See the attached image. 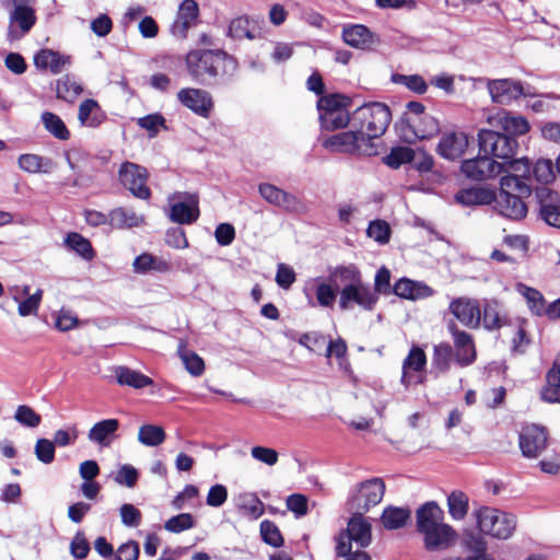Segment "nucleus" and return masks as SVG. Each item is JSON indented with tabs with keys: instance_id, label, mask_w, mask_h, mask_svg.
<instances>
[{
	"instance_id": "f257e3e1",
	"label": "nucleus",
	"mask_w": 560,
	"mask_h": 560,
	"mask_svg": "<svg viewBox=\"0 0 560 560\" xmlns=\"http://www.w3.org/2000/svg\"><path fill=\"white\" fill-rule=\"evenodd\" d=\"M416 525L429 551L445 550L457 539L456 530L444 522V512L435 502H427L417 510Z\"/></svg>"
},
{
	"instance_id": "f03ea898",
	"label": "nucleus",
	"mask_w": 560,
	"mask_h": 560,
	"mask_svg": "<svg viewBox=\"0 0 560 560\" xmlns=\"http://www.w3.org/2000/svg\"><path fill=\"white\" fill-rule=\"evenodd\" d=\"M390 118V110L383 103L365 104L354 113V120L360 121V131H364V136L369 137L370 143H373V139L378 138L386 131Z\"/></svg>"
},
{
	"instance_id": "7ed1b4c3",
	"label": "nucleus",
	"mask_w": 560,
	"mask_h": 560,
	"mask_svg": "<svg viewBox=\"0 0 560 560\" xmlns=\"http://www.w3.org/2000/svg\"><path fill=\"white\" fill-rule=\"evenodd\" d=\"M503 165L500 188L503 191L516 190L521 195H530L532 165L527 158L500 162Z\"/></svg>"
},
{
	"instance_id": "20e7f679",
	"label": "nucleus",
	"mask_w": 560,
	"mask_h": 560,
	"mask_svg": "<svg viewBox=\"0 0 560 560\" xmlns=\"http://www.w3.org/2000/svg\"><path fill=\"white\" fill-rule=\"evenodd\" d=\"M477 523L483 534L503 540L509 539L516 527L514 515L487 506L477 512Z\"/></svg>"
},
{
	"instance_id": "39448f33",
	"label": "nucleus",
	"mask_w": 560,
	"mask_h": 560,
	"mask_svg": "<svg viewBox=\"0 0 560 560\" xmlns=\"http://www.w3.org/2000/svg\"><path fill=\"white\" fill-rule=\"evenodd\" d=\"M350 100L340 94H330L318 100L317 107L322 127L327 130L343 128L349 124Z\"/></svg>"
},
{
	"instance_id": "423d86ee",
	"label": "nucleus",
	"mask_w": 560,
	"mask_h": 560,
	"mask_svg": "<svg viewBox=\"0 0 560 560\" xmlns=\"http://www.w3.org/2000/svg\"><path fill=\"white\" fill-rule=\"evenodd\" d=\"M385 483L381 478H371L359 482L350 491L347 506L350 512H368L383 500Z\"/></svg>"
},
{
	"instance_id": "0eeeda50",
	"label": "nucleus",
	"mask_w": 560,
	"mask_h": 560,
	"mask_svg": "<svg viewBox=\"0 0 560 560\" xmlns=\"http://www.w3.org/2000/svg\"><path fill=\"white\" fill-rule=\"evenodd\" d=\"M363 514L361 512H352L346 534L340 535L337 540L336 552L339 557H347L351 550V541H354L360 547L370 545L372 540L371 524Z\"/></svg>"
},
{
	"instance_id": "6e6552de",
	"label": "nucleus",
	"mask_w": 560,
	"mask_h": 560,
	"mask_svg": "<svg viewBox=\"0 0 560 560\" xmlns=\"http://www.w3.org/2000/svg\"><path fill=\"white\" fill-rule=\"evenodd\" d=\"M13 9L9 14L8 39L19 40L35 25L37 18L33 4L37 0H10Z\"/></svg>"
},
{
	"instance_id": "1a4fd4ad",
	"label": "nucleus",
	"mask_w": 560,
	"mask_h": 560,
	"mask_svg": "<svg viewBox=\"0 0 560 560\" xmlns=\"http://www.w3.org/2000/svg\"><path fill=\"white\" fill-rule=\"evenodd\" d=\"M479 148L485 154L506 162L512 159L517 149V141L499 131L482 129L478 133Z\"/></svg>"
},
{
	"instance_id": "9d476101",
	"label": "nucleus",
	"mask_w": 560,
	"mask_h": 560,
	"mask_svg": "<svg viewBox=\"0 0 560 560\" xmlns=\"http://www.w3.org/2000/svg\"><path fill=\"white\" fill-rule=\"evenodd\" d=\"M325 148L338 152L372 155L376 153L373 143H370L369 137L364 131H345L334 135L325 140Z\"/></svg>"
},
{
	"instance_id": "9b49d317",
	"label": "nucleus",
	"mask_w": 560,
	"mask_h": 560,
	"mask_svg": "<svg viewBox=\"0 0 560 560\" xmlns=\"http://www.w3.org/2000/svg\"><path fill=\"white\" fill-rule=\"evenodd\" d=\"M427 354L419 346H412L402 361L400 383L405 388L425 382Z\"/></svg>"
},
{
	"instance_id": "f8f14e48",
	"label": "nucleus",
	"mask_w": 560,
	"mask_h": 560,
	"mask_svg": "<svg viewBox=\"0 0 560 560\" xmlns=\"http://www.w3.org/2000/svg\"><path fill=\"white\" fill-rule=\"evenodd\" d=\"M377 294L362 281L348 283L340 291L339 306L341 310H349L354 304L363 310L371 311L377 302Z\"/></svg>"
},
{
	"instance_id": "ddd939ff",
	"label": "nucleus",
	"mask_w": 560,
	"mask_h": 560,
	"mask_svg": "<svg viewBox=\"0 0 560 560\" xmlns=\"http://www.w3.org/2000/svg\"><path fill=\"white\" fill-rule=\"evenodd\" d=\"M258 191L265 201L287 212L301 214L306 211V206L301 199L272 184H260Z\"/></svg>"
},
{
	"instance_id": "4468645a",
	"label": "nucleus",
	"mask_w": 560,
	"mask_h": 560,
	"mask_svg": "<svg viewBox=\"0 0 560 560\" xmlns=\"http://www.w3.org/2000/svg\"><path fill=\"white\" fill-rule=\"evenodd\" d=\"M119 180L135 197L148 199L151 195L147 186L148 172L144 167L131 163H124L118 172Z\"/></svg>"
},
{
	"instance_id": "2eb2a0df",
	"label": "nucleus",
	"mask_w": 560,
	"mask_h": 560,
	"mask_svg": "<svg viewBox=\"0 0 560 560\" xmlns=\"http://www.w3.org/2000/svg\"><path fill=\"white\" fill-rule=\"evenodd\" d=\"M486 83L491 101L499 105H509L523 95H527L522 83L512 79H481Z\"/></svg>"
},
{
	"instance_id": "dca6fc26",
	"label": "nucleus",
	"mask_w": 560,
	"mask_h": 560,
	"mask_svg": "<svg viewBox=\"0 0 560 560\" xmlns=\"http://www.w3.org/2000/svg\"><path fill=\"white\" fill-rule=\"evenodd\" d=\"M487 124L493 129L504 131L510 136H523L530 129L528 120L521 115H513L504 109H497L487 115Z\"/></svg>"
},
{
	"instance_id": "f3484780",
	"label": "nucleus",
	"mask_w": 560,
	"mask_h": 560,
	"mask_svg": "<svg viewBox=\"0 0 560 560\" xmlns=\"http://www.w3.org/2000/svg\"><path fill=\"white\" fill-rule=\"evenodd\" d=\"M218 61L219 56L211 50L190 51L186 57L189 73L200 82L206 75L215 77L218 74Z\"/></svg>"
},
{
	"instance_id": "a211bd4d",
	"label": "nucleus",
	"mask_w": 560,
	"mask_h": 560,
	"mask_svg": "<svg viewBox=\"0 0 560 560\" xmlns=\"http://www.w3.org/2000/svg\"><path fill=\"white\" fill-rule=\"evenodd\" d=\"M503 165L487 154L462 163V172L470 179L486 180L502 174Z\"/></svg>"
},
{
	"instance_id": "6ab92c4d",
	"label": "nucleus",
	"mask_w": 560,
	"mask_h": 560,
	"mask_svg": "<svg viewBox=\"0 0 560 560\" xmlns=\"http://www.w3.org/2000/svg\"><path fill=\"white\" fill-rule=\"evenodd\" d=\"M520 448L525 457H538L547 446V432L545 428L528 424L520 433Z\"/></svg>"
},
{
	"instance_id": "aec40b11",
	"label": "nucleus",
	"mask_w": 560,
	"mask_h": 560,
	"mask_svg": "<svg viewBox=\"0 0 560 560\" xmlns=\"http://www.w3.org/2000/svg\"><path fill=\"white\" fill-rule=\"evenodd\" d=\"M450 312L468 328H477L481 323V310L477 300L460 296L454 299L448 306Z\"/></svg>"
},
{
	"instance_id": "412c9836",
	"label": "nucleus",
	"mask_w": 560,
	"mask_h": 560,
	"mask_svg": "<svg viewBox=\"0 0 560 560\" xmlns=\"http://www.w3.org/2000/svg\"><path fill=\"white\" fill-rule=\"evenodd\" d=\"M469 145V137L464 131H448L442 135L436 152L446 160L460 159Z\"/></svg>"
},
{
	"instance_id": "4be33fe9",
	"label": "nucleus",
	"mask_w": 560,
	"mask_h": 560,
	"mask_svg": "<svg viewBox=\"0 0 560 560\" xmlns=\"http://www.w3.org/2000/svg\"><path fill=\"white\" fill-rule=\"evenodd\" d=\"M30 285H14L9 289L11 299L18 303V313L22 317L37 315L42 299L43 290L37 289L30 294Z\"/></svg>"
},
{
	"instance_id": "5701e85b",
	"label": "nucleus",
	"mask_w": 560,
	"mask_h": 560,
	"mask_svg": "<svg viewBox=\"0 0 560 560\" xmlns=\"http://www.w3.org/2000/svg\"><path fill=\"white\" fill-rule=\"evenodd\" d=\"M177 98L185 107L205 118L209 117L213 107L211 95L200 89H182L177 94Z\"/></svg>"
},
{
	"instance_id": "b1692460",
	"label": "nucleus",
	"mask_w": 560,
	"mask_h": 560,
	"mask_svg": "<svg viewBox=\"0 0 560 560\" xmlns=\"http://www.w3.org/2000/svg\"><path fill=\"white\" fill-rule=\"evenodd\" d=\"M199 7L195 0H184L178 8L175 21L171 26V33L178 39L187 36L189 28L197 24Z\"/></svg>"
},
{
	"instance_id": "393cba45",
	"label": "nucleus",
	"mask_w": 560,
	"mask_h": 560,
	"mask_svg": "<svg viewBox=\"0 0 560 560\" xmlns=\"http://www.w3.org/2000/svg\"><path fill=\"white\" fill-rule=\"evenodd\" d=\"M455 347V361L460 366H467L476 360V348L470 334L460 330L455 324L450 326Z\"/></svg>"
},
{
	"instance_id": "a878e982",
	"label": "nucleus",
	"mask_w": 560,
	"mask_h": 560,
	"mask_svg": "<svg viewBox=\"0 0 560 560\" xmlns=\"http://www.w3.org/2000/svg\"><path fill=\"white\" fill-rule=\"evenodd\" d=\"M528 195L517 194L516 190L503 191L499 197H495V209L504 217L520 220L525 218L527 213V207L523 201L524 197Z\"/></svg>"
},
{
	"instance_id": "bb28decb",
	"label": "nucleus",
	"mask_w": 560,
	"mask_h": 560,
	"mask_svg": "<svg viewBox=\"0 0 560 560\" xmlns=\"http://www.w3.org/2000/svg\"><path fill=\"white\" fill-rule=\"evenodd\" d=\"M119 421L117 419H104L94 423L88 432V439L98 447H109L117 438Z\"/></svg>"
},
{
	"instance_id": "cd10ccee",
	"label": "nucleus",
	"mask_w": 560,
	"mask_h": 560,
	"mask_svg": "<svg viewBox=\"0 0 560 560\" xmlns=\"http://www.w3.org/2000/svg\"><path fill=\"white\" fill-rule=\"evenodd\" d=\"M343 42L357 49H370L376 42L375 35L362 24L346 25L342 30Z\"/></svg>"
},
{
	"instance_id": "c85d7f7f",
	"label": "nucleus",
	"mask_w": 560,
	"mask_h": 560,
	"mask_svg": "<svg viewBox=\"0 0 560 560\" xmlns=\"http://www.w3.org/2000/svg\"><path fill=\"white\" fill-rule=\"evenodd\" d=\"M71 63L70 56L54 51L51 49H42L34 56V65L42 70H49L52 74H58Z\"/></svg>"
},
{
	"instance_id": "c756f323",
	"label": "nucleus",
	"mask_w": 560,
	"mask_h": 560,
	"mask_svg": "<svg viewBox=\"0 0 560 560\" xmlns=\"http://www.w3.org/2000/svg\"><path fill=\"white\" fill-rule=\"evenodd\" d=\"M199 217L198 199L194 195H186L183 201L172 205L170 218L180 224H190Z\"/></svg>"
},
{
	"instance_id": "7c9ffc66",
	"label": "nucleus",
	"mask_w": 560,
	"mask_h": 560,
	"mask_svg": "<svg viewBox=\"0 0 560 560\" xmlns=\"http://www.w3.org/2000/svg\"><path fill=\"white\" fill-rule=\"evenodd\" d=\"M481 322L486 329L494 330L506 325L508 317L503 305L497 300H487L482 305Z\"/></svg>"
},
{
	"instance_id": "2f4dec72",
	"label": "nucleus",
	"mask_w": 560,
	"mask_h": 560,
	"mask_svg": "<svg viewBox=\"0 0 560 560\" xmlns=\"http://www.w3.org/2000/svg\"><path fill=\"white\" fill-rule=\"evenodd\" d=\"M394 293L402 299L419 300L433 295V290L423 282L401 278L395 283Z\"/></svg>"
},
{
	"instance_id": "473e14b6",
	"label": "nucleus",
	"mask_w": 560,
	"mask_h": 560,
	"mask_svg": "<svg viewBox=\"0 0 560 560\" xmlns=\"http://www.w3.org/2000/svg\"><path fill=\"white\" fill-rule=\"evenodd\" d=\"M495 191L488 187H471L458 191L457 202L464 206L490 205L495 200Z\"/></svg>"
},
{
	"instance_id": "72a5a7b5",
	"label": "nucleus",
	"mask_w": 560,
	"mask_h": 560,
	"mask_svg": "<svg viewBox=\"0 0 560 560\" xmlns=\"http://www.w3.org/2000/svg\"><path fill=\"white\" fill-rule=\"evenodd\" d=\"M236 509L246 517L259 518L265 512L262 501L252 492H242L233 499Z\"/></svg>"
},
{
	"instance_id": "f704fd0d",
	"label": "nucleus",
	"mask_w": 560,
	"mask_h": 560,
	"mask_svg": "<svg viewBox=\"0 0 560 560\" xmlns=\"http://www.w3.org/2000/svg\"><path fill=\"white\" fill-rule=\"evenodd\" d=\"M115 376L119 385L135 389H141L153 384V380L151 377L124 365L115 369Z\"/></svg>"
},
{
	"instance_id": "c9c22d12",
	"label": "nucleus",
	"mask_w": 560,
	"mask_h": 560,
	"mask_svg": "<svg viewBox=\"0 0 560 560\" xmlns=\"http://www.w3.org/2000/svg\"><path fill=\"white\" fill-rule=\"evenodd\" d=\"M144 223V217L129 208H116L109 212V224L115 229H130Z\"/></svg>"
},
{
	"instance_id": "e433bc0d",
	"label": "nucleus",
	"mask_w": 560,
	"mask_h": 560,
	"mask_svg": "<svg viewBox=\"0 0 560 560\" xmlns=\"http://www.w3.org/2000/svg\"><path fill=\"white\" fill-rule=\"evenodd\" d=\"M18 164L21 170L32 174H49L56 168L51 159L37 154H22L19 156Z\"/></svg>"
},
{
	"instance_id": "4c0bfd02",
	"label": "nucleus",
	"mask_w": 560,
	"mask_h": 560,
	"mask_svg": "<svg viewBox=\"0 0 560 560\" xmlns=\"http://www.w3.org/2000/svg\"><path fill=\"white\" fill-rule=\"evenodd\" d=\"M453 358V349L450 343L441 342L435 345L432 354V373L436 376L446 373L450 370Z\"/></svg>"
},
{
	"instance_id": "58836bf2",
	"label": "nucleus",
	"mask_w": 560,
	"mask_h": 560,
	"mask_svg": "<svg viewBox=\"0 0 560 560\" xmlns=\"http://www.w3.org/2000/svg\"><path fill=\"white\" fill-rule=\"evenodd\" d=\"M410 510L408 508L387 506L384 509L381 522L388 530L404 527L410 520Z\"/></svg>"
},
{
	"instance_id": "ea45409f",
	"label": "nucleus",
	"mask_w": 560,
	"mask_h": 560,
	"mask_svg": "<svg viewBox=\"0 0 560 560\" xmlns=\"http://www.w3.org/2000/svg\"><path fill=\"white\" fill-rule=\"evenodd\" d=\"M78 119L82 126L95 128L102 122L101 108L96 101L85 100L79 106Z\"/></svg>"
},
{
	"instance_id": "a19ab883",
	"label": "nucleus",
	"mask_w": 560,
	"mask_h": 560,
	"mask_svg": "<svg viewBox=\"0 0 560 560\" xmlns=\"http://www.w3.org/2000/svg\"><path fill=\"white\" fill-rule=\"evenodd\" d=\"M516 291L524 296L528 308L534 315L544 316L546 313L545 299L538 290L529 288L523 283H518L516 285Z\"/></svg>"
},
{
	"instance_id": "79ce46f5",
	"label": "nucleus",
	"mask_w": 560,
	"mask_h": 560,
	"mask_svg": "<svg viewBox=\"0 0 560 560\" xmlns=\"http://www.w3.org/2000/svg\"><path fill=\"white\" fill-rule=\"evenodd\" d=\"M166 438L164 429L155 424H143L139 428L138 441L150 447L161 445Z\"/></svg>"
},
{
	"instance_id": "37998d69",
	"label": "nucleus",
	"mask_w": 560,
	"mask_h": 560,
	"mask_svg": "<svg viewBox=\"0 0 560 560\" xmlns=\"http://www.w3.org/2000/svg\"><path fill=\"white\" fill-rule=\"evenodd\" d=\"M42 122L45 129L59 140H68L70 132L62 119L54 113L45 112L42 114Z\"/></svg>"
},
{
	"instance_id": "c03bdc74",
	"label": "nucleus",
	"mask_w": 560,
	"mask_h": 560,
	"mask_svg": "<svg viewBox=\"0 0 560 560\" xmlns=\"http://www.w3.org/2000/svg\"><path fill=\"white\" fill-rule=\"evenodd\" d=\"M133 268L137 272H147L150 270L166 272L171 269L168 262L150 254L138 256L133 261Z\"/></svg>"
},
{
	"instance_id": "a18cd8bd",
	"label": "nucleus",
	"mask_w": 560,
	"mask_h": 560,
	"mask_svg": "<svg viewBox=\"0 0 560 560\" xmlns=\"http://www.w3.org/2000/svg\"><path fill=\"white\" fill-rule=\"evenodd\" d=\"M57 96L67 102H73L82 92L83 86L70 77H63L57 81Z\"/></svg>"
},
{
	"instance_id": "49530a36",
	"label": "nucleus",
	"mask_w": 560,
	"mask_h": 560,
	"mask_svg": "<svg viewBox=\"0 0 560 560\" xmlns=\"http://www.w3.org/2000/svg\"><path fill=\"white\" fill-rule=\"evenodd\" d=\"M178 354L185 364L186 370L192 376H200L205 371L203 360L194 351L188 350L184 345L178 347Z\"/></svg>"
},
{
	"instance_id": "de8ad7c7",
	"label": "nucleus",
	"mask_w": 560,
	"mask_h": 560,
	"mask_svg": "<svg viewBox=\"0 0 560 560\" xmlns=\"http://www.w3.org/2000/svg\"><path fill=\"white\" fill-rule=\"evenodd\" d=\"M447 506L454 520H463L468 512V497L462 491H453L447 498Z\"/></svg>"
},
{
	"instance_id": "09e8293b",
	"label": "nucleus",
	"mask_w": 560,
	"mask_h": 560,
	"mask_svg": "<svg viewBox=\"0 0 560 560\" xmlns=\"http://www.w3.org/2000/svg\"><path fill=\"white\" fill-rule=\"evenodd\" d=\"M408 122L413 125L415 136L419 139L430 138L439 131V121L433 116L428 114H423L419 118L418 124L410 119H408Z\"/></svg>"
},
{
	"instance_id": "8fccbe9b",
	"label": "nucleus",
	"mask_w": 560,
	"mask_h": 560,
	"mask_svg": "<svg viewBox=\"0 0 560 560\" xmlns=\"http://www.w3.org/2000/svg\"><path fill=\"white\" fill-rule=\"evenodd\" d=\"M415 159V151L408 147H396L384 158V162L392 168L411 162Z\"/></svg>"
},
{
	"instance_id": "3c124183",
	"label": "nucleus",
	"mask_w": 560,
	"mask_h": 560,
	"mask_svg": "<svg viewBox=\"0 0 560 560\" xmlns=\"http://www.w3.org/2000/svg\"><path fill=\"white\" fill-rule=\"evenodd\" d=\"M532 176L539 183L548 184L556 178V171L552 161L549 159H539L532 166Z\"/></svg>"
},
{
	"instance_id": "603ef678",
	"label": "nucleus",
	"mask_w": 560,
	"mask_h": 560,
	"mask_svg": "<svg viewBox=\"0 0 560 560\" xmlns=\"http://www.w3.org/2000/svg\"><path fill=\"white\" fill-rule=\"evenodd\" d=\"M392 81L396 84L405 85L410 91L417 94H423L428 90V84L424 79L419 74H393Z\"/></svg>"
},
{
	"instance_id": "864d4df0",
	"label": "nucleus",
	"mask_w": 560,
	"mask_h": 560,
	"mask_svg": "<svg viewBox=\"0 0 560 560\" xmlns=\"http://www.w3.org/2000/svg\"><path fill=\"white\" fill-rule=\"evenodd\" d=\"M66 244L84 259L90 260L94 256L89 240L78 233H70L66 238Z\"/></svg>"
},
{
	"instance_id": "5fc2aeb1",
	"label": "nucleus",
	"mask_w": 560,
	"mask_h": 560,
	"mask_svg": "<svg viewBox=\"0 0 560 560\" xmlns=\"http://www.w3.org/2000/svg\"><path fill=\"white\" fill-rule=\"evenodd\" d=\"M536 196L540 205V215L560 205V195L548 187L537 189Z\"/></svg>"
},
{
	"instance_id": "6e6d98bb",
	"label": "nucleus",
	"mask_w": 560,
	"mask_h": 560,
	"mask_svg": "<svg viewBox=\"0 0 560 560\" xmlns=\"http://www.w3.org/2000/svg\"><path fill=\"white\" fill-rule=\"evenodd\" d=\"M14 419L20 424L28 428H36L42 421L40 416L27 405L18 406Z\"/></svg>"
},
{
	"instance_id": "4d7b16f0",
	"label": "nucleus",
	"mask_w": 560,
	"mask_h": 560,
	"mask_svg": "<svg viewBox=\"0 0 560 560\" xmlns=\"http://www.w3.org/2000/svg\"><path fill=\"white\" fill-rule=\"evenodd\" d=\"M366 234L377 243L386 244L389 241L390 228L385 221L375 220L369 224Z\"/></svg>"
},
{
	"instance_id": "13d9d810",
	"label": "nucleus",
	"mask_w": 560,
	"mask_h": 560,
	"mask_svg": "<svg viewBox=\"0 0 560 560\" xmlns=\"http://www.w3.org/2000/svg\"><path fill=\"white\" fill-rule=\"evenodd\" d=\"M34 453L43 464H51L55 459V444L48 439H38L35 443Z\"/></svg>"
},
{
	"instance_id": "bf43d9fd",
	"label": "nucleus",
	"mask_w": 560,
	"mask_h": 560,
	"mask_svg": "<svg viewBox=\"0 0 560 560\" xmlns=\"http://www.w3.org/2000/svg\"><path fill=\"white\" fill-rule=\"evenodd\" d=\"M260 534L264 541L273 547H279L283 544V538L277 525L270 521H262L260 524Z\"/></svg>"
},
{
	"instance_id": "052dcab7",
	"label": "nucleus",
	"mask_w": 560,
	"mask_h": 560,
	"mask_svg": "<svg viewBox=\"0 0 560 560\" xmlns=\"http://www.w3.org/2000/svg\"><path fill=\"white\" fill-rule=\"evenodd\" d=\"M195 526V520L189 513H182L171 517L164 525L171 533H180Z\"/></svg>"
},
{
	"instance_id": "680f3d73",
	"label": "nucleus",
	"mask_w": 560,
	"mask_h": 560,
	"mask_svg": "<svg viewBox=\"0 0 560 560\" xmlns=\"http://www.w3.org/2000/svg\"><path fill=\"white\" fill-rule=\"evenodd\" d=\"M121 523L127 527H138L142 520V513L130 503H125L119 509Z\"/></svg>"
},
{
	"instance_id": "e2e57ef3",
	"label": "nucleus",
	"mask_w": 560,
	"mask_h": 560,
	"mask_svg": "<svg viewBox=\"0 0 560 560\" xmlns=\"http://www.w3.org/2000/svg\"><path fill=\"white\" fill-rule=\"evenodd\" d=\"M250 455L255 460L266 464L268 466L276 465L279 459L278 452L275 448L267 446L252 447Z\"/></svg>"
},
{
	"instance_id": "0e129e2a",
	"label": "nucleus",
	"mask_w": 560,
	"mask_h": 560,
	"mask_svg": "<svg viewBox=\"0 0 560 560\" xmlns=\"http://www.w3.org/2000/svg\"><path fill=\"white\" fill-rule=\"evenodd\" d=\"M347 345L342 339L330 341L327 348V357H335L338 360L339 366L348 370V362L346 360Z\"/></svg>"
},
{
	"instance_id": "69168bd1",
	"label": "nucleus",
	"mask_w": 560,
	"mask_h": 560,
	"mask_svg": "<svg viewBox=\"0 0 560 560\" xmlns=\"http://www.w3.org/2000/svg\"><path fill=\"white\" fill-rule=\"evenodd\" d=\"M79 325V319L75 314L69 310H60L56 314L55 326L60 331H68L75 328Z\"/></svg>"
},
{
	"instance_id": "338daca9",
	"label": "nucleus",
	"mask_w": 560,
	"mask_h": 560,
	"mask_svg": "<svg viewBox=\"0 0 560 560\" xmlns=\"http://www.w3.org/2000/svg\"><path fill=\"white\" fill-rule=\"evenodd\" d=\"M118 485H125L128 488L135 487L138 480V471L131 465H122L114 478Z\"/></svg>"
},
{
	"instance_id": "774afa93",
	"label": "nucleus",
	"mask_w": 560,
	"mask_h": 560,
	"mask_svg": "<svg viewBox=\"0 0 560 560\" xmlns=\"http://www.w3.org/2000/svg\"><path fill=\"white\" fill-rule=\"evenodd\" d=\"M540 133L546 141L560 145V121L545 122L540 128Z\"/></svg>"
}]
</instances>
